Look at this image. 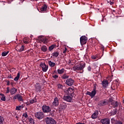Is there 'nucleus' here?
Segmentation results:
<instances>
[{"label":"nucleus","mask_w":124,"mask_h":124,"mask_svg":"<svg viewBox=\"0 0 124 124\" xmlns=\"http://www.w3.org/2000/svg\"><path fill=\"white\" fill-rule=\"evenodd\" d=\"M85 65L86 64L84 63H78L73 67V70L74 71H77V70H80L81 71V70H83L85 68Z\"/></svg>","instance_id":"1"},{"label":"nucleus","mask_w":124,"mask_h":124,"mask_svg":"<svg viewBox=\"0 0 124 124\" xmlns=\"http://www.w3.org/2000/svg\"><path fill=\"white\" fill-rule=\"evenodd\" d=\"M108 104L111 108H117L118 107V102H115L111 98L108 100Z\"/></svg>","instance_id":"2"},{"label":"nucleus","mask_w":124,"mask_h":124,"mask_svg":"<svg viewBox=\"0 0 124 124\" xmlns=\"http://www.w3.org/2000/svg\"><path fill=\"white\" fill-rule=\"evenodd\" d=\"M46 124H56L57 122L52 118L46 117L45 119Z\"/></svg>","instance_id":"3"},{"label":"nucleus","mask_w":124,"mask_h":124,"mask_svg":"<svg viewBox=\"0 0 124 124\" xmlns=\"http://www.w3.org/2000/svg\"><path fill=\"white\" fill-rule=\"evenodd\" d=\"M87 40H88V38L86 36H82L80 38L81 45H85L87 43Z\"/></svg>","instance_id":"4"},{"label":"nucleus","mask_w":124,"mask_h":124,"mask_svg":"<svg viewBox=\"0 0 124 124\" xmlns=\"http://www.w3.org/2000/svg\"><path fill=\"white\" fill-rule=\"evenodd\" d=\"M66 93H67V95L74 96V89L70 88H68L66 90Z\"/></svg>","instance_id":"5"},{"label":"nucleus","mask_w":124,"mask_h":124,"mask_svg":"<svg viewBox=\"0 0 124 124\" xmlns=\"http://www.w3.org/2000/svg\"><path fill=\"white\" fill-rule=\"evenodd\" d=\"M74 82V79L72 78H67L66 80L65 84L67 85V86H73Z\"/></svg>","instance_id":"6"},{"label":"nucleus","mask_w":124,"mask_h":124,"mask_svg":"<svg viewBox=\"0 0 124 124\" xmlns=\"http://www.w3.org/2000/svg\"><path fill=\"white\" fill-rule=\"evenodd\" d=\"M40 66L42 67V70L44 72H46L48 70V65H46L45 63L41 62Z\"/></svg>","instance_id":"7"},{"label":"nucleus","mask_w":124,"mask_h":124,"mask_svg":"<svg viewBox=\"0 0 124 124\" xmlns=\"http://www.w3.org/2000/svg\"><path fill=\"white\" fill-rule=\"evenodd\" d=\"M25 49V46L23 45H19L17 46L16 47V50L17 51V52H23Z\"/></svg>","instance_id":"8"},{"label":"nucleus","mask_w":124,"mask_h":124,"mask_svg":"<svg viewBox=\"0 0 124 124\" xmlns=\"http://www.w3.org/2000/svg\"><path fill=\"white\" fill-rule=\"evenodd\" d=\"M102 85L103 87L105 89L108 87V85H109V81L107 80V79H104L102 81Z\"/></svg>","instance_id":"9"},{"label":"nucleus","mask_w":124,"mask_h":124,"mask_svg":"<svg viewBox=\"0 0 124 124\" xmlns=\"http://www.w3.org/2000/svg\"><path fill=\"white\" fill-rule=\"evenodd\" d=\"M18 99V101H23V96L21 95L20 94H17L15 96H14V99Z\"/></svg>","instance_id":"10"},{"label":"nucleus","mask_w":124,"mask_h":124,"mask_svg":"<svg viewBox=\"0 0 124 124\" xmlns=\"http://www.w3.org/2000/svg\"><path fill=\"white\" fill-rule=\"evenodd\" d=\"M96 94V91H94L93 90L92 92L87 91L86 93V94H87L88 95H90V96H91L92 98H93V96H94V95H95Z\"/></svg>","instance_id":"11"},{"label":"nucleus","mask_w":124,"mask_h":124,"mask_svg":"<svg viewBox=\"0 0 124 124\" xmlns=\"http://www.w3.org/2000/svg\"><path fill=\"white\" fill-rule=\"evenodd\" d=\"M35 117L36 118H37V119H39V120H40V119H42V118H43V112H37L35 114Z\"/></svg>","instance_id":"12"},{"label":"nucleus","mask_w":124,"mask_h":124,"mask_svg":"<svg viewBox=\"0 0 124 124\" xmlns=\"http://www.w3.org/2000/svg\"><path fill=\"white\" fill-rule=\"evenodd\" d=\"M35 89L36 92H41V86H40V84L36 83L35 85Z\"/></svg>","instance_id":"13"},{"label":"nucleus","mask_w":124,"mask_h":124,"mask_svg":"<svg viewBox=\"0 0 124 124\" xmlns=\"http://www.w3.org/2000/svg\"><path fill=\"white\" fill-rule=\"evenodd\" d=\"M63 99L64 100H65L66 101H67L68 102H71V101L72 100V98L70 97V96H64Z\"/></svg>","instance_id":"14"},{"label":"nucleus","mask_w":124,"mask_h":124,"mask_svg":"<svg viewBox=\"0 0 124 124\" xmlns=\"http://www.w3.org/2000/svg\"><path fill=\"white\" fill-rule=\"evenodd\" d=\"M101 123H102V124H110V120H109V119H102Z\"/></svg>","instance_id":"15"},{"label":"nucleus","mask_w":124,"mask_h":124,"mask_svg":"<svg viewBox=\"0 0 124 124\" xmlns=\"http://www.w3.org/2000/svg\"><path fill=\"white\" fill-rule=\"evenodd\" d=\"M52 105L53 106H58V105H59V99L58 97H55L54 98V100L52 103Z\"/></svg>","instance_id":"16"},{"label":"nucleus","mask_w":124,"mask_h":124,"mask_svg":"<svg viewBox=\"0 0 124 124\" xmlns=\"http://www.w3.org/2000/svg\"><path fill=\"white\" fill-rule=\"evenodd\" d=\"M107 104V101L105 100L100 101L99 104V106H104Z\"/></svg>","instance_id":"17"},{"label":"nucleus","mask_w":124,"mask_h":124,"mask_svg":"<svg viewBox=\"0 0 124 124\" xmlns=\"http://www.w3.org/2000/svg\"><path fill=\"white\" fill-rule=\"evenodd\" d=\"M17 93V89L13 87L12 89L10 90V93L11 94L13 95L15 93Z\"/></svg>","instance_id":"18"},{"label":"nucleus","mask_w":124,"mask_h":124,"mask_svg":"<svg viewBox=\"0 0 124 124\" xmlns=\"http://www.w3.org/2000/svg\"><path fill=\"white\" fill-rule=\"evenodd\" d=\"M47 5L46 4H44L43 6L40 8L41 11H47Z\"/></svg>","instance_id":"19"},{"label":"nucleus","mask_w":124,"mask_h":124,"mask_svg":"<svg viewBox=\"0 0 124 124\" xmlns=\"http://www.w3.org/2000/svg\"><path fill=\"white\" fill-rule=\"evenodd\" d=\"M98 115V110L95 111V112L92 115V119H96Z\"/></svg>","instance_id":"20"},{"label":"nucleus","mask_w":124,"mask_h":124,"mask_svg":"<svg viewBox=\"0 0 124 124\" xmlns=\"http://www.w3.org/2000/svg\"><path fill=\"white\" fill-rule=\"evenodd\" d=\"M65 71V70L64 68H62V69H59L57 70V72L58 74H63Z\"/></svg>","instance_id":"21"},{"label":"nucleus","mask_w":124,"mask_h":124,"mask_svg":"<svg viewBox=\"0 0 124 124\" xmlns=\"http://www.w3.org/2000/svg\"><path fill=\"white\" fill-rule=\"evenodd\" d=\"M38 40L40 43H41V42H43V41H44V38L43 37V36H39L38 37Z\"/></svg>","instance_id":"22"},{"label":"nucleus","mask_w":124,"mask_h":124,"mask_svg":"<svg viewBox=\"0 0 124 124\" xmlns=\"http://www.w3.org/2000/svg\"><path fill=\"white\" fill-rule=\"evenodd\" d=\"M61 78L62 79H68V78H69V76L67 75L66 74H64L62 76Z\"/></svg>","instance_id":"23"},{"label":"nucleus","mask_w":124,"mask_h":124,"mask_svg":"<svg viewBox=\"0 0 124 124\" xmlns=\"http://www.w3.org/2000/svg\"><path fill=\"white\" fill-rule=\"evenodd\" d=\"M48 64L50 67H54L56 65V63L52 62V61H48Z\"/></svg>","instance_id":"24"},{"label":"nucleus","mask_w":124,"mask_h":124,"mask_svg":"<svg viewBox=\"0 0 124 124\" xmlns=\"http://www.w3.org/2000/svg\"><path fill=\"white\" fill-rule=\"evenodd\" d=\"M41 50L43 51V52H46L47 51V46H44L41 47Z\"/></svg>","instance_id":"25"},{"label":"nucleus","mask_w":124,"mask_h":124,"mask_svg":"<svg viewBox=\"0 0 124 124\" xmlns=\"http://www.w3.org/2000/svg\"><path fill=\"white\" fill-rule=\"evenodd\" d=\"M60 55L59 52H55L52 53V55L53 57H55V58H57V57Z\"/></svg>","instance_id":"26"},{"label":"nucleus","mask_w":124,"mask_h":124,"mask_svg":"<svg viewBox=\"0 0 124 124\" xmlns=\"http://www.w3.org/2000/svg\"><path fill=\"white\" fill-rule=\"evenodd\" d=\"M19 78H20V73H18L16 77L14 78V81H18V80H19Z\"/></svg>","instance_id":"27"},{"label":"nucleus","mask_w":124,"mask_h":124,"mask_svg":"<svg viewBox=\"0 0 124 124\" xmlns=\"http://www.w3.org/2000/svg\"><path fill=\"white\" fill-rule=\"evenodd\" d=\"M8 53H9V51L3 52L1 54L2 57H5V56H7Z\"/></svg>","instance_id":"28"},{"label":"nucleus","mask_w":124,"mask_h":124,"mask_svg":"<svg viewBox=\"0 0 124 124\" xmlns=\"http://www.w3.org/2000/svg\"><path fill=\"white\" fill-rule=\"evenodd\" d=\"M55 47H56V45H52L49 47L48 50L49 51H52V50H53V49H54Z\"/></svg>","instance_id":"29"},{"label":"nucleus","mask_w":124,"mask_h":124,"mask_svg":"<svg viewBox=\"0 0 124 124\" xmlns=\"http://www.w3.org/2000/svg\"><path fill=\"white\" fill-rule=\"evenodd\" d=\"M3 121H4L3 117L0 116V124H3Z\"/></svg>","instance_id":"30"},{"label":"nucleus","mask_w":124,"mask_h":124,"mask_svg":"<svg viewBox=\"0 0 124 124\" xmlns=\"http://www.w3.org/2000/svg\"><path fill=\"white\" fill-rule=\"evenodd\" d=\"M1 100H2L3 101H5L6 98L5 96H4V94H1Z\"/></svg>","instance_id":"31"},{"label":"nucleus","mask_w":124,"mask_h":124,"mask_svg":"<svg viewBox=\"0 0 124 124\" xmlns=\"http://www.w3.org/2000/svg\"><path fill=\"white\" fill-rule=\"evenodd\" d=\"M43 111L44 113H49L50 111H51V109H43Z\"/></svg>","instance_id":"32"},{"label":"nucleus","mask_w":124,"mask_h":124,"mask_svg":"<svg viewBox=\"0 0 124 124\" xmlns=\"http://www.w3.org/2000/svg\"><path fill=\"white\" fill-rule=\"evenodd\" d=\"M91 58L93 60H98V57H97L96 55H93Z\"/></svg>","instance_id":"33"},{"label":"nucleus","mask_w":124,"mask_h":124,"mask_svg":"<svg viewBox=\"0 0 124 124\" xmlns=\"http://www.w3.org/2000/svg\"><path fill=\"white\" fill-rule=\"evenodd\" d=\"M30 103H31V104H33V103H35V102H36V99H32V100H31L30 101Z\"/></svg>","instance_id":"34"},{"label":"nucleus","mask_w":124,"mask_h":124,"mask_svg":"<svg viewBox=\"0 0 124 124\" xmlns=\"http://www.w3.org/2000/svg\"><path fill=\"white\" fill-rule=\"evenodd\" d=\"M52 78H53V79H58L59 78V76L57 75H53Z\"/></svg>","instance_id":"35"},{"label":"nucleus","mask_w":124,"mask_h":124,"mask_svg":"<svg viewBox=\"0 0 124 124\" xmlns=\"http://www.w3.org/2000/svg\"><path fill=\"white\" fill-rule=\"evenodd\" d=\"M111 113V115H116L117 114V109L113 110Z\"/></svg>","instance_id":"36"},{"label":"nucleus","mask_w":124,"mask_h":124,"mask_svg":"<svg viewBox=\"0 0 124 124\" xmlns=\"http://www.w3.org/2000/svg\"><path fill=\"white\" fill-rule=\"evenodd\" d=\"M23 108H24V106L23 105L18 106L16 107V109H22Z\"/></svg>","instance_id":"37"},{"label":"nucleus","mask_w":124,"mask_h":124,"mask_svg":"<svg viewBox=\"0 0 124 124\" xmlns=\"http://www.w3.org/2000/svg\"><path fill=\"white\" fill-rule=\"evenodd\" d=\"M50 107L46 105H44L42 107V109H49Z\"/></svg>","instance_id":"38"},{"label":"nucleus","mask_w":124,"mask_h":124,"mask_svg":"<svg viewBox=\"0 0 124 124\" xmlns=\"http://www.w3.org/2000/svg\"><path fill=\"white\" fill-rule=\"evenodd\" d=\"M29 121L31 124H34V120L32 118H31Z\"/></svg>","instance_id":"39"},{"label":"nucleus","mask_w":124,"mask_h":124,"mask_svg":"<svg viewBox=\"0 0 124 124\" xmlns=\"http://www.w3.org/2000/svg\"><path fill=\"white\" fill-rule=\"evenodd\" d=\"M10 92V88L9 87H7L6 93H9Z\"/></svg>","instance_id":"40"},{"label":"nucleus","mask_w":124,"mask_h":124,"mask_svg":"<svg viewBox=\"0 0 124 124\" xmlns=\"http://www.w3.org/2000/svg\"><path fill=\"white\" fill-rule=\"evenodd\" d=\"M23 41L25 44H28V43H29V42H28V41H27L26 39H24Z\"/></svg>","instance_id":"41"},{"label":"nucleus","mask_w":124,"mask_h":124,"mask_svg":"<svg viewBox=\"0 0 124 124\" xmlns=\"http://www.w3.org/2000/svg\"><path fill=\"white\" fill-rule=\"evenodd\" d=\"M23 117H25V118H27L28 117V113L27 112H25L23 114Z\"/></svg>","instance_id":"42"},{"label":"nucleus","mask_w":124,"mask_h":124,"mask_svg":"<svg viewBox=\"0 0 124 124\" xmlns=\"http://www.w3.org/2000/svg\"><path fill=\"white\" fill-rule=\"evenodd\" d=\"M47 40H47V39H44V38L43 43H44V44L47 43Z\"/></svg>","instance_id":"43"},{"label":"nucleus","mask_w":124,"mask_h":124,"mask_svg":"<svg viewBox=\"0 0 124 124\" xmlns=\"http://www.w3.org/2000/svg\"><path fill=\"white\" fill-rule=\"evenodd\" d=\"M6 82H7V86L10 85V82L9 80H6Z\"/></svg>","instance_id":"44"},{"label":"nucleus","mask_w":124,"mask_h":124,"mask_svg":"<svg viewBox=\"0 0 124 124\" xmlns=\"http://www.w3.org/2000/svg\"><path fill=\"white\" fill-rule=\"evenodd\" d=\"M115 124H123V123H122V122H120V121H117Z\"/></svg>","instance_id":"45"},{"label":"nucleus","mask_w":124,"mask_h":124,"mask_svg":"<svg viewBox=\"0 0 124 124\" xmlns=\"http://www.w3.org/2000/svg\"><path fill=\"white\" fill-rule=\"evenodd\" d=\"M62 84H58L59 89H62Z\"/></svg>","instance_id":"46"},{"label":"nucleus","mask_w":124,"mask_h":124,"mask_svg":"<svg viewBox=\"0 0 124 124\" xmlns=\"http://www.w3.org/2000/svg\"><path fill=\"white\" fill-rule=\"evenodd\" d=\"M67 50V48L66 47L65 48V49L63 51V54H65L66 53V50Z\"/></svg>","instance_id":"47"},{"label":"nucleus","mask_w":124,"mask_h":124,"mask_svg":"<svg viewBox=\"0 0 124 124\" xmlns=\"http://www.w3.org/2000/svg\"><path fill=\"white\" fill-rule=\"evenodd\" d=\"M88 71H91V70L92 69V68L91 67V66H89L88 67Z\"/></svg>","instance_id":"48"},{"label":"nucleus","mask_w":124,"mask_h":124,"mask_svg":"<svg viewBox=\"0 0 124 124\" xmlns=\"http://www.w3.org/2000/svg\"><path fill=\"white\" fill-rule=\"evenodd\" d=\"M93 91H94V92H96V86H94V88L93 89Z\"/></svg>","instance_id":"49"},{"label":"nucleus","mask_w":124,"mask_h":124,"mask_svg":"<svg viewBox=\"0 0 124 124\" xmlns=\"http://www.w3.org/2000/svg\"><path fill=\"white\" fill-rule=\"evenodd\" d=\"M109 4L110 5H113V4H114V2L110 1Z\"/></svg>","instance_id":"50"},{"label":"nucleus","mask_w":124,"mask_h":124,"mask_svg":"<svg viewBox=\"0 0 124 124\" xmlns=\"http://www.w3.org/2000/svg\"><path fill=\"white\" fill-rule=\"evenodd\" d=\"M8 78H9V79H11V78H12V77H11V75L8 76Z\"/></svg>","instance_id":"51"},{"label":"nucleus","mask_w":124,"mask_h":124,"mask_svg":"<svg viewBox=\"0 0 124 124\" xmlns=\"http://www.w3.org/2000/svg\"><path fill=\"white\" fill-rule=\"evenodd\" d=\"M119 109H123V107H122L121 105H119Z\"/></svg>","instance_id":"52"},{"label":"nucleus","mask_w":124,"mask_h":124,"mask_svg":"<svg viewBox=\"0 0 124 124\" xmlns=\"http://www.w3.org/2000/svg\"><path fill=\"white\" fill-rule=\"evenodd\" d=\"M63 106H64V108H66V105H65V104H64Z\"/></svg>","instance_id":"53"},{"label":"nucleus","mask_w":124,"mask_h":124,"mask_svg":"<svg viewBox=\"0 0 124 124\" xmlns=\"http://www.w3.org/2000/svg\"><path fill=\"white\" fill-rule=\"evenodd\" d=\"M55 73H57V71H54L53 74H55Z\"/></svg>","instance_id":"54"},{"label":"nucleus","mask_w":124,"mask_h":124,"mask_svg":"<svg viewBox=\"0 0 124 124\" xmlns=\"http://www.w3.org/2000/svg\"><path fill=\"white\" fill-rule=\"evenodd\" d=\"M68 62H69V63H70V62H71V61H70V60H69Z\"/></svg>","instance_id":"55"},{"label":"nucleus","mask_w":124,"mask_h":124,"mask_svg":"<svg viewBox=\"0 0 124 124\" xmlns=\"http://www.w3.org/2000/svg\"><path fill=\"white\" fill-rule=\"evenodd\" d=\"M11 85L12 86H13V82H11Z\"/></svg>","instance_id":"56"},{"label":"nucleus","mask_w":124,"mask_h":124,"mask_svg":"<svg viewBox=\"0 0 124 124\" xmlns=\"http://www.w3.org/2000/svg\"><path fill=\"white\" fill-rule=\"evenodd\" d=\"M84 72V70H82V72H80V73H82V72Z\"/></svg>","instance_id":"57"},{"label":"nucleus","mask_w":124,"mask_h":124,"mask_svg":"<svg viewBox=\"0 0 124 124\" xmlns=\"http://www.w3.org/2000/svg\"><path fill=\"white\" fill-rule=\"evenodd\" d=\"M1 94H2V93H0V96H1Z\"/></svg>","instance_id":"58"},{"label":"nucleus","mask_w":124,"mask_h":124,"mask_svg":"<svg viewBox=\"0 0 124 124\" xmlns=\"http://www.w3.org/2000/svg\"><path fill=\"white\" fill-rule=\"evenodd\" d=\"M111 89L112 90H115V89H113V87H111Z\"/></svg>","instance_id":"59"},{"label":"nucleus","mask_w":124,"mask_h":124,"mask_svg":"<svg viewBox=\"0 0 124 124\" xmlns=\"http://www.w3.org/2000/svg\"><path fill=\"white\" fill-rule=\"evenodd\" d=\"M16 118L17 119H18V118H19V117L16 116Z\"/></svg>","instance_id":"60"},{"label":"nucleus","mask_w":124,"mask_h":124,"mask_svg":"<svg viewBox=\"0 0 124 124\" xmlns=\"http://www.w3.org/2000/svg\"><path fill=\"white\" fill-rule=\"evenodd\" d=\"M101 49H102L103 51L104 50V48H101Z\"/></svg>","instance_id":"61"},{"label":"nucleus","mask_w":124,"mask_h":124,"mask_svg":"<svg viewBox=\"0 0 124 124\" xmlns=\"http://www.w3.org/2000/svg\"><path fill=\"white\" fill-rule=\"evenodd\" d=\"M17 110H20V109H18Z\"/></svg>","instance_id":"62"},{"label":"nucleus","mask_w":124,"mask_h":124,"mask_svg":"<svg viewBox=\"0 0 124 124\" xmlns=\"http://www.w3.org/2000/svg\"><path fill=\"white\" fill-rule=\"evenodd\" d=\"M0 73H1V72L0 71Z\"/></svg>","instance_id":"63"},{"label":"nucleus","mask_w":124,"mask_h":124,"mask_svg":"<svg viewBox=\"0 0 124 124\" xmlns=\"http://www.w3.org/2000/svg\"><path fill=\"white\" fill-rule=\"evenodd\" d=\"M123 108V109H124V108Z\"/></svg>","instance_id":"64"}]
</instances>
